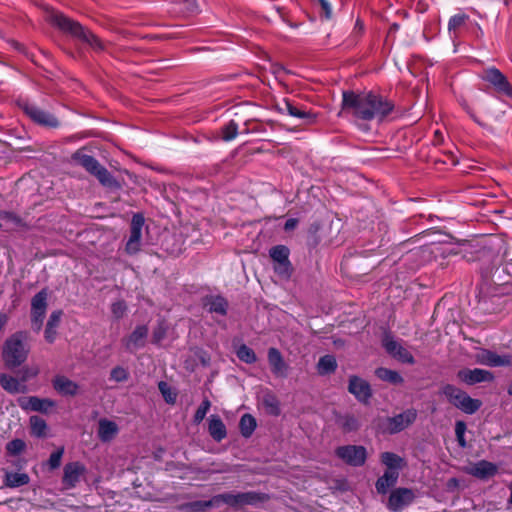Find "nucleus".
<instances>
[{
  "instance_id": "nucleus-1",
  "label": "nucleus",
  "mask_w": 512,
  "mask_h": 512,
  "mask_svg": "<svg viewBox=\"0 0 512 512\" xmlns=\"http://www.w3.org/2000/svg\"><path fill=\"white\" fill-rule=\"evenodd\" d=\"M342 109L358 119L370 121L382 120L392 111L393 105L373 93L343 92Z\"/></svg>"
},
{
  "instance_id": "nucleus-2",
  "label": "nucleus",
  "mask_w": 512,
  "mask_h": 512,
  "mask_svg": "<svg viewBox=\"0 0 512 512\" xmlns=\"http://www.w3.org/2000/svg\"><path fill=\"white\" fill-rule=\"evenodd\" d=\"M29 354V347L23 333L11 335L4 343L2 357L8 368H15L24 363Z\"/></svg>"
},
{
  "instance_id": "nucleus-3",
  "label": "nucleus",
  "mask_w": 512,
  "mask_h": 512,
  "mask_svg": "<svg viewBox=\"0 0 512 512\" xmlns=\"http://www.w3.org/2000/svg\"><path fill=\"white\" fill-rule=\"evenodd\" d=\"M50 21L61 30L70 32L72 35L83 39L92 47L98 49L102 48L101 41L96 35L84 29L79 23L67 18L62 13L52 11L50 14Z\"/></svg>"
},
{
  "instance_id": "nucleus-4",
  "label": "nucleus",
  "mask_w": 512,
  "mask_h": 512,
  "mask_svg": "<svg viewBox=\"0 0 512 512\" xmlns=\"http://www.w3.org/2000/svg\"><path fill=\"white\" fill-rule=\"evenodd\" d=\"M258 500L255 493H225L215 496L210 501L197 502L194 504L196 509H205L211 506H218L220 503H225L230 506H240L244 504H253Z\"/></svg>"
},
{
  "instance_id": "nucleus-5",
  "label": "nucleus",
  "mask_w": 512,
  "mask_h": 512,
  "mask_svg": "<svg viewBox=\"0 0 512 512\" xmlns=\"http://www.w3.org/2000/svg\"><path fill=\"white\" fill-rule=\"evenodd\" d=\"M443 394L450 403L467 414H473L481 407L480 400L471 398L465 392L452 385L445 386Z\"/></svg>"
},
{
  "instance_id": "nucleus-6",
  "label": "nucleus",
  "mask_w": 512,
  "mask_h": 512,
  "mask_svg": "<svg viewBox=\"0 0 512 512\" xmlns=\"http://www.w3.org/2000/svg\"><path fill=\"white\" fill-rule=\"evenodd\" d=\"M48 293L45 289L38 292L31 301V320L33 327L39 331L46 315Z\"/></svg>"
},
{
  "instance_id": "nucleus-7",
  "label": "nucleus",
  "mask_w": 512,
  "mask_h": 512,
  "mask_svg": "<svg viewBox=\"0 0 512 512\" xmlns=\"http://www.w3.org/2000/svg\"><path fill=\"white\" fill-rule=\"evenodd\" d=\"M336 455L351 466H361L367 458L366 449L356 445L341 446L337 448Z\"/></svg>"
},
{
  "instance_id": "nucleus-8",
  "label": "nucleus",
  "mask_w": 512,
  "mask_h": 512,
  "mask_svg": "<svg viewBox=\"0 0 512 512\" xmlns=\"http://www.w3.org/2000/svg\"><path fill=\"white\" fill-rule=\"evenodd\" d=\"M383 346L386 352L398 361L406 364H414L415 360L409 350L402 345L398 340H395L392 336L386 335L383 338Z\"/></svg>"
},
{
  "instance_id": "nucleus-9",
  "label": "nucleus",
  "mask_w": 512,
  "mask_h": 512,
  "mask_svg": "<svg viewBox=\"0 0 512 512\" xmlns=\"http://www.w3.org/2000/svg\"><path fill=\"white\" fill-rule=\"evenodd\" d=\"M481 78L489 82L497 92L512 98V87L500 70L496 68L486 69L483 71Z\"/></svg>"
},
{
  "instance_id": "nucleus-10",
  "label": "nucleus",
  "mask_w": 512,
  "mask_h": 512,
  "mask_svg": "<svg viewBox=\"0 0 512 512\" xmlns=\"http://www.w3.org/2000/svg\"><path fill=\"white\" fill-rule=\"evenodd\" d=\"M144 217L141 214H135L131 221L130 236L126 243L125 250L128 254H135L140 250L142 228L144 226Z\"/></svg>"
},
{
  "instance_id": "nucleus-11",
  "label": "nucleus",
  "mask_w": 512,
  "mask_h": 512,
  "mask_svg": "<svg viewBox=\"0 0 512 512\" xmlns=\"http://www.w3.org/2000/svg\"><path fill=\"white\" fill-rule=\"evenodd\" d=\"M475 359L477 363L490 367L509 366L512 364L511 355H498L495 352H492L487 349H481L475 355Z\"/></svg>"
},
{
  "instance_id": "nucleus-12",
  "label": "nucleus",
  "mask_w": 512,
  "mask_h": 512,
  "mask_svg": "<svg viewBox=\"0 0 512 512\" xmlns=\"http://www.w3.org/2000/svg\"><path fill=\"white\" fill-rule=\"evenodd\" d=\"M86 468L80 462H70L64 466L62 482L65 488H74L85 475Z\"/></svg>"
},
{
  "instance_id": "nucleus-13",
  "label": "nucleus",
  "mask_w": 512,
  "mask_h": 512,
  "mask_svg": "<svg viewBox=\"0 0 512 512\" xmlns=\"http://www.w3.org/2000/svg\"><path fill=\"white\" fill-rule=\"evenodd\" d=\"M415 495L411 489L408 488H398L394 490L388 501V509L391 511L401 510L403 507L409 505Z\"/></svg>"
},
{
  "instance_id": "nucleus-14",
  "label": "nucleus",
  "mask_w": 512,
  "mask_h": 512,
  "mask_svg": "<svg viewBox=\"0 0 512 512\" xmlns=\"http://www.w3.org/2000/svg\"><path fill=\"white\" fill-rule=\"evenodd\" d=\"M458 377L461 381L473 385L480 382H490L494 379V375L484 369H463L458 372Z\"/></svg>"
},
{
  "instance_id": "nucleus-15",
  "label": "nucleus",
  "mask_w": 512,
  "mask_h": 512,
  "mask_svg": "<svg viewBox=\"0 0 512 512\" xmlns=\"http://www.w3.org/2000/svg\"><path fill=\"white\" fill-rule=\"evenodd\" d=\"M417 413L415 410H407L395 417L389 418L387 421L386 429L390 433H397L408 427L416 419Z\"/></svg>"
},
{
  "instance_id": "nucleus-16",
  "label": "nucleus",
  "mask_w": 512,
  "mask_h": 512,
  "mask_svg": "<svg viewBox=\"0 0 512 512\" xmlns=\"http://www.w3.org/2000/svg\"><path fill=\"white\" fill-rule=\"evenodd\" d=\"M348 390L361 402H367L371 397V388L369 383L357 376L350 378Z\"/></svg>"
},
{
  "instance_id": "nucleus-17",
  "label": "nucleus",
  "mask_w": 512,
  "mask_h": 512,
  "mask_svg": "<svg viewBox=\"0 0 512 512\" xmlns=\"http://www.w3.org/2000/svg\"><path fill=\"white\" fill-rule=\"evenodd\" d=\"M25 113L36 123H39L48 127L58 126L57 119L50 113L41 110L34 105H26L24 107Z\"/></svg>"
},
{
  "instance_id": "nucleus-18",
  "label": "nucleus",
  "mask_w": 512,
  "mask_h": 512,
  "mask_svg": "<svg viewBox=\"0 0 512 512\" xmlns=\"http://www.w3.org/2000/svg\"><path fill=\"white\" fill-rule=\"evenodd\" d=\"M268 362L271 371L277 376H285L287 372V364L285 363L280 351L276 348L268 350Z\"/></svg>"
},
{
  "instance_id": "nucleus-19",
  "label": "nucleus",
  "mask_w": 512,
  "mask_h": 512,
  "mask_svg": "<svg viewBox=\"0 0 512 512\" xmlns=\"http://www.w3.org/2000/svg\"><path fill=\"white\" fill-rule=\"evenodd\" d=\"M52 383L54 389L62 395L74 396L77 394L78 384L63 375L56 376Z\"/></svg>"
},
{
  "instance_id": "nucleus-20",
  "label": "nucleus",
  "mask_w": 512,
  "mask_h": 512,
  "mask_svg": "<svg viewBox=\"0 0 512 512\" xmlns=\"http://www.w3.org/2000/svg\"><path fill=\"white\" fill-rule=\"evenodd\" d=\"M148 329L146 326H138L126 340L125 346L134 351L144 346Z\"/></svg>"
},
{
  "instance_id": "nucleus-21",
  "label": "nucleus",
  "mask_w": 512,
  "mask_h": 512,
  "mask_svg": "<svg viewBox=\"0 0 512 512\" xmlns=\"http://www.w3.org/2000/svg\"><path fill=\"white\" fill-rule=\"evenodd\" d=\"M497 472V467L491 462L488 461H479L475 463L468 469V473L478 477L480 479H485L493 476Z\"/></svg>"
},
{
  "instance_id": "nucleus-22",
  "label": "nucleus",
  "mask_w": 512,
  "mask_h": 512,
  "mask_svg": "<svg viewBox=\"0 0 512 512\" xmlns=\"http://www.w3.org/2000/svg\"><path fill=\"white\" fill-rule=\"evenodd\" d=\"M208 431L210 436L217 442L227 436L226 426L219 416L211 415L209 418Z\"/></svg>"
},
{
  "instance_id": "nucleus-23",
  "label": "nucleus",
  "mask_w": 512,
  "mask_h": 512,
  "mask_svg": "<svg viewBox=\"0 0 512 512\" xmlns=\"http://www.w3.org/2000/svg\"><path fill=\"white\" fill-rule=\"evenodd\" d=\"M276 107L279 112L287 113L290 116L299 119H306L312 117L310 112L296 107L289 99H283L282 102L277 103Z\"/></svg>"
},
{
  "instance_id": "nucleus-24",
  "label": "nucleus",
  "mask_w": 512,
  "mask_h": 512,
  "mask_svg": "<svg viewBox=\"0 0 512 512\" xmlns=\"http://www.w3.org/2000/svg\"><path fill=\"white\" fill-rule=\"evenodd\" d=\"M118 433V426L115 422L101 419L99 421L98 436L103 442L112 440Z\"/></svg>"
},
{
  "instance_id": "nucleus-25",
  "label": "nucleus",
  "mask_w": 512,
  "mask_h": 512,
  "mask_svg": "<svg viewBox=\"0 0 512 512\" xmlns=\"http://www.w3.org/2000/svg\"><path fill=\"white\" fill-rule=\"evenodd\" d=\"M399 472L396 470H387L376 482V489L379 493H386L388 489L394 486L398 480Z\"/></svg>"
},
{
  "instance_id": "nucleus-26",
  "label": "nucleus",
  "mask_w": 512,
  "mask_h": 512,
  "mask_svg": "<svg viewBox=\"0 0 512 512\" xmlns=\"http://www.w3.org/2000/svg\"><path fill=\"white\" fill-rule=\"evenodd\" d=\"M72 159L77 165L82 166L91 174H93L97 167L100 165L95 158L81 151L74 153Z\"/></svg>"
},
{
  "instance_id": "nucleus-27",
  "label": "nucleus",
  "mask_w": 512,
  "mask_h": 512,
  "mask_svg": "<svg viewBox=\"0 0 512 512\" xmlns=\"http://www.w3.org/2000/svg\"><path fill=\"white\" fill-rule=\"evenodd\" d=\"M62 317V311H53L49 317V320L45 329V339L52 343L56 338V329L60 323Z\"/></svg>"
},
{
  "instance_id": "nucleus-28",
  "label": "nucleus",
  "mask_w": 512,
  "mask_h": 512,
  "mask_svg": "<svg viewBox=\"0 0 512 512\" xmlns=\"http://www.w3.org/2000/svg\"><path fill=\"white\" fill-rule=\"evenodd\" d=\"M381 462L387 467V470H396L398 472L406 464L402 457L392 452L382 453Z\"/></svg>"
},
{
  "instance_id": "nucleus-29",
  "label": "nucleus",
  "mask_w": 512,
  "mask_h": 512,
  "mask_svg": "<svg viewBox=\"0 0 512 512\" xmlns=\"http://www.w3.org/2000/svg\"><path fill=\"white\" fill-rule=\"evenodd\" d=\"M0 383L3 389H5L9 393H23L26 390L24 384H22L16 378L6 374L1 375Z\"/></svg>"
},
{
  "instance_id": "nucleus-30",
  "label": "nucleus",
  "mask_w": 512,
  "mask_h": 512,
  "mask_svg": "<svg viewBox=\"0 0 512 512\" xmlns=\"http://www.w3.org/2000/svg\"><path fill=\"white\" fill-rule=\"evenodd\" d=\"M205 306L210 312L225 315L227 312V302L221 296H211L206 298Z\"/></svg>"
},
{
  "instance_id": "nucleus-31",
  "label": "nucleus",
  "mask_w": 512,
  "mask_h": 512,
  "mask_svg": "<svg viewBox=\"0 0 512 512\" xmlns=\"http://www.w3.org/2000/svg\"><path fill=\"white\" fill-rule=\"evenodd\" d=\"M262 405L265 411L270 414L277 416L280 414V406L277 397L272 393H265L262 396Z\"/></svg>"
},
{
  "instance_id": "nucleus-32",
  "label": "nucleus",
  "mask_w": 512,
  "mask_h": 512,
  "mask_svg": "<svg viewBox=\"0 0 512 512\" xmlns=\"http://www.w3.org/2000/svg\"><path fill=\"white\" fill-rule=\"evenodd\" d=\"M29 476L26 473L8 472L5 475V485L16 488L29 483Z\"/></svg>"
},
{
  "instance_id": "nucleus-33",
  "label": "nucleus",
  "mask_w": 512,
  "mask_h": 512,
  "mask_svg": "<svg viewBox=\"0 0 512 512\" xmlns=\"http://www.w3.org/2000/svg\"><path fill=\"white\" fill-rule=\"evenodd\" d=\"M337 362L334 356L325 355L321 357L317 364V371L320 375H327L335 371Z\"/></svg>"
},
{
  "instance_id": "nucleus-34",
  "label": "nucleus",
  "mask_w": 512,
  "mask_h": 512,
  "mask_svg": "<svg viewBox=\"0 0 512 512\" xmlns=\"http://www.w3.org/2000/svg\"><path fill=\"white\" fill-rule=\"evenodd\" d=\"M239 426L241 434L248 438L253 434L256 428V420L252 415L244 414L240 419Z\"/></svg>"
},
{
  "instance_id": "nucleus-35",
  "label": "nucleus",
  "mask_w": 512,
  "mask_h": 512,
  "mask_svg": "<svg viewBox=\"0 0 512 512\" xmlns=\"http://www.w3.org/2000/svg\"><path fill=\"white\" fill-rule=\"evenodd\" d=\"M376 375L379 379L383 381H387L393 384H398L403 381V378L401 375L394 371L387 368H379L376 370Z\"/></svg>"
},
{
  "instance_id": "nucleus-36",
  "label": "nucleus",
  "mask_w": 512,
  "mask_h": 512,
  "mask_svg": "<svg viewBox=\"0 0 512 512\" xmlns=\"http://www.w3.org/2000/svg\"><path fill=\"white\" fill-rule=\"evenodd\" d=\"M31 433L37 437H43L47 430V424L44 419L39 416L30 417Z\"/></svg>"
},
{
  "instance_id": "nucleus-37",
  "label": "nucleus",
  "mask_w": 512,
  "mask_h": 512,
  "mask_svg": "<svg viewBox=\"0 0 512 512\" xmlns=\"http://www.w3.org/2000/svg\"><path fill=\"white\" fill-rule=\"evenodd\" d=\"M236 355L241 361L247 364L255 363L257 360L255 352L245 344L240 345L236 349Z\"/></svg>"
},
{
  "instance_id": "nucleus-38",
  "label": "nucleus",
  "mask_w": 512,
  "mask_h": 512,
  "mask_svg": "<svg viewBox=\"0 0 512 512\" xmlns=\"http://www.w3.org/2000/svg\"><path fill=\"white\" fill-rule=\"evenodd\" d=\"M289 253V249L284 245H277L270 249V257L274 263L289 260Z\"/></svg>"
},
{
  "instance_id": "nucleus-39",
  "label": "nucleus",
  "mask_w": 512,
  "mask_h": 512,
  "mask_svg": "<svg viewBox=\"0 0 512 512\" xmlns=\"http://www.w3.org/2000/svg\"><path fill=\"white\" fill-rule=\"evenodd\" d=\"M18 405L25 411H38L39 397L36 396H24L17 400Z\"/></svg>"
},
{
  "instance_id": "nucleus-40",
  "label": "nucleus",
  "mask_w": 512,
  "mask_h": 512,
  "mask_svg": "<svg viewBox=\"0 0 512 512\" xmlns=\"http://www.w3.org/2000/svg\"><path fill=\"white\" fill-rule=\"evenodd\" d=\"M105 186H112L115 182L110 172L103 166L99 165L92 174Z\"/></svg>"
},
{
  "instance_id": "nucleus-41",
  "label": "nucleus",
  "mask_w": 512,
  "mask_h": 512,
  "mask_svg": "<svg viewBox=\"0 0 512 512\" xmlns=\"http://www.w3.org/2000/svg\"><path fill=\"white\" fill-rule=\"evenodd\" d=\"M238 134V124L235 121H230L222 128V138L225 141L233 140Z\"/></svg>"
},
{
  "instance_id": "nucleus-42",
  "label": "nucleus",
  "mask_w": 512,
  "mask_h": 512,
  "mask_svg": "<svg viewBox=\"0 0 512 512\" xmlns=\"http://www.w3.org/2000/svg\"><path fill=\"white\" fill-rule=\"evenodd\" d=\"M25 447H26V444L23 440L14 439L7 444L6 450H7L8 454H10L12 456H17L25 450Z\"/></svg>"
},
{
  "instance_id": "nucleus-43",
  "label": "nucleus",
  "mask_w": 512,
  "mask_h": 512,
  "mask_svg": "<svg viewBox=\"0 0 512 512\" xmlns=\"http://www.w3.org/2000/svg\"><path fill=\"white\" fill-rule=\"evenodd\" d=\"M158 387L167 403H175L177 395L166 382H159Z\"/></svg>"
},
{
  "instance_id": "nucleus-44",
  "label": "nucleus",
  "mask_w": 512,
  "mask_h": 512,
  "mask_svg": "<svg viewBox=\"0 0 512 512\" xmlns=\"http://www.w3.org/2000/svg\"><path fill=\"white\" fill-rule=\"evenodd\" d=\"M210 406H211V403L208 399L203 400V402L201 403V405L198 407V409L195 412V415H194L195 423L199 424L200 422L203 421V419L205 418L206 414L208 413V411L210 409Z\"/></svg>"
},
{
  "instance_id": "nucleus-45",
  "label": "nucleus",
  "mask_w": 512,
  "mask_h": 512,
  "mask_svg": "<svg viewBox=\"0 0 512 512\" xmlns=\"http://www.w3.org/2000/svg\"><path fill=\"white\" fill-rule=\"evenodd\" d=\"M274 271L284 277L288 278L291 274V263L289 260L283 262L274 263Z\"/></svg>"
},
{
  "instance_id": "nucleus-46",
  "label": "nucleus",
  "mask_w": 512,
  "mask_h": 512,
  "mask_svg": "<svg viewBox=\"0 0 512 512\" xmlns=\"http://www.w3.org/2000/svg\"><path fill=\"white\" fill-rule=\"evenodd\" d=\"M63 454H64V448L60 447L59 449H57L55 452H53L50 455L49 460H48V465H49L50 469L53 470L60 466Z\"/></svg>"
},
{
  "instance_id": "nucleus-47",
  "label": "nucleus",
  "mask_w": 512,
  "mask_h": 512,
  "mask_svg": "<svg viewBox=\"0 0 512 512\" xmlns=\"http://www.w3.org/2000/svg\"><path fill=\"white\" fill-rule=\"evenodd\" d=\"M341 426L345 431H354L359 427V423L354 416L346 415L341 419Z\"/></svg>"
},
{
  "instance_id": "nucleus-48",
  "label": "nucleus",
  "mask_w": 512,
  "mask_h": 512,
  "mask_svg": "<svg viewBox=\"0 0 512 512\" xmlns=\"http://www.w3.org/2000/svg\"><path fill=\"white\" fill-rule=\"evenodd\" d=\"M466 20V16L465 15H454L453 17L450 18L449 20V23H448V29L450 31V33H454L455 34V31L457 28H459L460 26H462L464 24Z\"/></svg>"
},
{
  "instance_id": "nucleus-49",
  "label": "nucleus",
  "mask_w": 512,
  "mask_h": 512,
  "mask_svg": "<svg viewBox=\"0 0 512 512\" xmlns=\"http://www.w3.org/2000/svg\"><path fill=\"white\" fill-rule=\"evenodd\" d=\"M465 431H466L465 423L462 421H458L455 425V433H456L457 440L461 447H465V439H464Z\"/></svg>"
},
{
  "instance_id": "nucleus-50",
  "label": "nucleus",
  "mask_w": 512,
  "mask_h": 512,
  "mask_svg": "<svg viewBox=\"0 0 512 512\" xmlns=\"http://www.w3.org/2000/svg\"><path fill=\"white\" fill-rule=\"evenodd\" d=\"M128 378V372L122 367H115L111 371V379L116 382L125 381Z\"/></svg>"
},
{
  "instance_id": "nucleus-51",
  "label": "nucleus",
  "mask_w": 512,
  "mask_h": 512,
  "mask_svg": "<svg viewBox=\"0 0 512 512\" xmlns=\"http://www.w3.org/2000/svg\"><path fill=\"white\" fill-rule=\"evenodd\" d=\"M55 405H56V403L53 400H51V399L39 398L38 407L40 409H38L37 412L47 413L50 409L54 408Z\"/></svg>"
},
{
  "instance_id": "nucleus-52",
  "label": "nucleus",
  "mask_w": 512,
  "mask_h": 512,
  "mask_svg": "<svg viewBox=\"0 0 512 512\" xmlns=\"http://www.w3.org/2000/svg\"><path fill=\"white\" fill-rule=\"evenodd\" d=\"M39 373V369L38 367H24L22 370H21V378H22V381H27L31 378H34L38 375Z\"/></svg>"
},
{
  "instance_id": "nucleus-53",
  "label": "nucleus",
  "mask_w": 512,
  "mask_h": 512,
  "mask_svg": "<svg viewBox=\"0 0 512 512\" xmlns=\"http://www.w3.org/2000/svg\"><path fill=\"white\" fill-rule=\"evenodd\" d=\"M125 309V304L121 301L112 304V312L117 318L121 317L124 314Z\"/></svg>"
},
{
  "instance_id": "nucleus-54",
  "label": "nucleus",
  "mask_w": 512,
  "mask_h": 512,
  "mask_svg": "<svg viewBox=\"0 0 512 512\" xmlns=\"http://www.w3.org/2000/svg\"><path fill=\"white\" fill-rule=\"evenodd\" d=\"M296 225H297V220L291 218L286 221L284 228L286 231H289V230L294 229L296 227Z\"/></svg>"
},
{
  "instance_id": "nucleus-55",
  "label": "nucleus",
  "mask_w": 512,
  "mask_h": 512,
  "mask_svg": "<svg viewBox=\"0 0 512 512\" xmlns=\"http://www.w3.org/2000/svg\"><path fill=\"white\" fill-rule=\"evenodd\" d=\"M8 322V316L5 313H0V332L5 328Z\"/></svg>"
},
{
  "instance_id": "nucleus-56",
  "label": "nucleus",
  "mask_w": 512,
  "mask_h": 512,
  "mask_svg": "<svg viewBox=\"0 0 512 512\" xmlns=\"http://www.w3.org/2000/svg\"><path fill=\"white\" fill-rule=\"evenodd\" d=\"M322 7L326 10L327 13H330V7L327 1L321 0Z\"/></svg>"
},
{
  "instance_id": "nucleus-57",
  "label": "nucleus",
  "mask_w": 512,
  "mask_h": 512,
  "mask_svg": "<svg viewBox=\"0 0 512 512\" xmlns=\"http://www.w3.org/2000/svg\"><path fill=\"white\" fill-rule=\"evenodd\" d=\"M163 337V333L162 332H155L154 334V338H155V341L156 342H159Z\"/></svg>"
},
{
  "instance_id": "nucleus-58",
  "label": "nucleus",
  "mask_w": 512,
  "mask_h": 512,
  "mask_svg": "<svg viewBox=\"0 0 512 512\" xmlns=\"http://www.w3.org/2000/svg\"><path fill=\"white\" fill-rule=\"evenodd\" d=\"M510 489H511L510 502L512 503V483H511V487H510Z\"/></svg>"
},
{
  "instance_id": "nucleus-59",
  "label": "nucleus",
  "mask_w": 512,
  "mask_h": 512,
  "mask_svg": "<svg viewBox=\"0 0 512 512\" xmlns=\"http://www.w3.org/2000/svg\"><path fill=\"white\" fill-rule=\"evenodd\" d=\"M467 113H469L471 116H473V114L470 112V110L468 109V107L465 108Z\"/></svg>"
},
{
  "instance_id": "nucleus-60",
  "label": "nucleus",
  "mask_w": 512,
  "mask_h": 512,
  "mask_svg": "<svg viewBox=\"0 0 512 512\" xmlns=\"http://www.w3.org/2000/svg\"><path fill=\"white\" fill-rule=\"evenodd\" d=\"M435 135H436V137H439V132H438V131H436V132H435Z\"/></svg>"
},
{
  "instance_id": "nucleus-61",
  "label": "nucleus",
  "mask_w": 512,
  "mask_h": 512,
  "mask_svg": "<svg viewBox=\"0 0 512 512\" xmlns=\"http://www.w3.org/2000/svg\"><path fill=\"white\" fill-rule=\"evenodd\" d=\"M435 135H436V137H439V132H438V131H436V132H435Z\"/></svg>"
}]
</instances>
